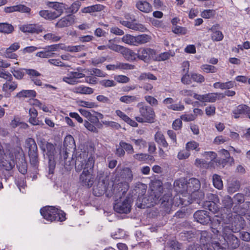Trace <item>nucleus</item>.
Segmentation results:
<instances>
[{
    "instance_id": "f257e3e1",
    "label": "nucleus",
    "mask_w": 250,
    "mask_h": 250,
    "mask_svg": "<svg viewBox=\"0 0 250 250\" xmlns=\"http://www.w3.org/2000/svg\"><path fill=\"white\" fill-rule=\"evenodd\" d=\"M139 198L137 202V206L141 208H150L160 203L161 208L163 211L166 213H170L172 207L171 197L169 194H165L162 198L159 199L155 194H151L147 197L142 199V203H139L141 200Z\"/></svg>"
},
{
    "instance_id": "f03ea898",
    "label": "nucleus",
    "mask_w": 250,
    "mask_h": 250,
    "mask_svg": "<svg viewBox=\"0 0 250 250\" xmlns=\"http://www.w3.org/2000/svg\"><path fill=\"white\" fill-rule=\"evenodd\" d=\"M245 226L244 220H235L231 225L226 226L223 229L222 234L225 241L227 243L228 249L234 250L237 249L240 245V241L232 233L239 232Z\"/></svg>"
},
{
    "instance_id": "7ed1b4c3",
    "label": "nucleus",
    "mask_w": 250,
    "mask_h": 250,
    "mask_svg": "<svg viewBox=\"0 0 250 250\" xmlns=\"http://www.w3.org/2000/svg\"><path fill=\"white\" fill-rule=\"evenodd\" d=\"M40 213L44 219L50 222H62L66 219L65 213L62 210L53 206H46L42 208Z\"/></svg>"
},
{
    "instance_id": "20e7f679",
    "label": "nucleus",
    "mask_w": 250,
    "mask_h": 250,
    "mask_svg": "<svg viewBox=\"0 0 250 250\" xmlns=\"http://www.w3.org/2000/svg\"><path fill=\"white\" fill-rule=\"evenodd\" d=\"M96 179L98 183L93 188V194L96 196H101L104 194L108 185V176L107 172L104 171H98Z\"/></svg>"
},
{
    "instance_id": "39448f33",
    "label": "nucleus",
    "mask_w": 250,
    "mask_h": 250,
    "mask_svg": "<svg viewBox=\"0 0 250 250\" xmlns=\"http://www.w3.org/2000/svg\"><path fill=\"white\" fill-rule=\"evenodd\" d=\"M140 116L135 117L137 122L140 123H153L156 120V115L153 108L148 105H142L139 109Z\"/></svg>"
},
{
    "instance_id": "423d86ee",
    "label": "nucleus",
    "mask_w": 250,
    "mask_h": 250,
    "mask_svg": "<svg viewBox=\"0 0 250 250\" xmlns=\"http://www.w3.org/2000/svg\"><path fill=\"white\" fill-rule=\"evenodd\" d=\"M95 181V175L93 172L89 171L88 170H83L80 176V182L83 186L88 188H91Z\"/></svg>"
},
{
    "instance_id": "0eeeda50",
    "label": "nucleus",
    "mask_w": 250,
    "mask_h": 250,
    "mask_svg": "<svg viewBox=\"0 0 250 250\" xmlns=\"http://www.w3.org/2000/svg\"><path fill=\"white\" fill-rule=\"evenodd\" d=\"M85 153L83 152H76L74 157L73 155L71 161V165L75 163V169L77 172L80 171L83 168L85 163Z\"/></svg>"
},
{
    "instance_id": "6e6552de",
    "label": "nucleus",
    "mask_w": 250,
    "mask_h": 250,
    "mask_svg": "<svg viewBox=\"0 0 250 250\" xmlns=\"http://www.w3.org/2000/svg\"><path fill=\"white\" fill-rule=\"evenodd\" d=\"M218 96H222V97H224V96L222 93H209L203 95L194 93L193 98L202 103H214L217 100Z\"/></svg>"
},
{
    "instance_id": "1a4fd4ad",
    "label": "nucleus",
    "mask_w": 250,
    "mask_h": 250,
    "mask_svg": "<svg viewBox=\"0 0 250 250\" xmlns=\"http://www.w3.org/2000/svg\"><path fill=\"white\" fill-rule=\"evenodd\" d=\"M155 54V50L149 48H143L138 50L137 57L145 62H148L151 58H154Z\"/></svg>"
},
{
    "instance_id": "9d476101",
    "label": "nucleus",
    "mask_w": 250,
    "mask_h": 250,
    "mask_svg": "<svg viewBox=\"0 0 250 250\" xmlns=\"http://www.w3.org/2000/svg\"><path fill=\"white\" fill-rule=\"evenodd\" d=\"M131 207L130 198L126 197L122 203H116L114 205V209L118 213L127 214L130 211Z\"/></svg>"
},
{
    "instance_id": "9b49d317",
    "label": "nucleus",
    "mask_w": 250,
    "mask_h": 250,
    "mask_svg": "<svg viewBox=\"0 0 250 250\" xmlns=\"http://www.w3.org/2000/svg\"><path fill=\"white\" fill-rule=\"evenodd\" d=\"M193 217L195 221L203 225H207L211 221L209 213L204 210L196 211L193 214Z\"/></svg>"
},
{
    "instance_id": "f8f14e48",
    "label": "nucleus",
    "mask_w": 250,
    "mask_h": 250,
    "mask_svg": "<svg viewBox=\"0 0 250 250\" xmlns=\"http://www.w3.org/2000/svg\"><path fill=\"white\" fill-rule=\"evenodd\" d=\"M212 201H207L204 202V206L213 213H216L219 210V207L217 203H219V199L217 195L211 194Z\"/></svg>"
},
{
    "instance_id": "ddd939ff",
    "label": "nucleus",
    "mask_w": 250,
    "mask_h": 250,
    "mask_svg": "<svg viewBox=\"0 0 250 250\" xmlns=\"http://www.w3.org/2000/svg\"><path fill=\"white\" fill-rule=\"evenodd\" d=\"M20 30L23 32L32 34H39L43 31H45L42 25L39 24H28L23 25L20 27Z\"/></svg>"
},
{
    "instance_id": "4468645a",
    "label": "nucleus",
    "mask_w": 250,
    "mask_h": 250,
    "mask_svg": "<svg viewBox=\"0 0 250 250\" xmlns=\"http://www.w3.org/2000/svg\"><path fill=\"white\" fill-rule=\"evenodd\" d=\"M75 22V16L68 15L61 19L55 24L56 28H62L68 27Z\"/></svg>"
},
{
    "instance_id": "2eb2a0df",
    "label": "nucleus",
    "mask_w": 250,
    "mask_h": 250,
    "mask_svg": "<svg viewBox=\"0 0 250 250\" xmlns=\"http://www.w3.org/2000/svg\"><path fill=\"white\" fill-rule=\"evenodd\" d=\"M222 221L217 218H214L211 222L210 228L212 232L216 235L220 234L221 231L223 232V229L226 226H229V225H226L223 226L222 224Z\"/></svg>"
},
{
    "instance_id": "dca6fc26",
    "label": "nucleus",
    "mask_w": 250,
    "mask_h": 250,
    "mask_svg": "<svg viewBox=\"0 0 250 250\" xmlns=\"http://www.w3.org/2000/svg\"><path fill=\"white\" fill-rule=\"evenodd\" d=\"M187 191L194 192L197 191L200 188L201 184L199 180L195 178H192L187 183Z\"/></svg>"
},
{
    "instance_id": "f3484780",
    "label": "nucleus",
    "mask_w": 250,
    "mask_h": 250,
    "mask_svg": "<svg viewBox=\"0 0 250 250\" xmlns=\"http://www.w3.org/2000/svg\"><path fill=\"white\" fill-rule=\"evenodd\" d=\"M29 162L31 166L35 169H37L39 165L38 150L28 152Z\"/></svg>"
},
{
    "instance_id": "a211bd4d",
    "label": "nucleus",
    "mask_w": 250,
    "mask_h": 250,
    "mask_svg": "<svg viewBox=\"0 0 250 250\" xmlns=\"http://www.w3.org/2000/svg\"><path fill=\"white\" fill-rule=\"evenodd\" d=\"M62 148L68 151L74 150L76 149L75 141L71 135H69L65 137Z\"/></svg>"
},
{
    "instance_id": "6ab92c4d",
    "label": "nucleus",
    "mask_w": 250,
    "mask_h": 250,
    "mask_svg": "<svg viewBox=\"0 0 250 250\" xmlns=\"http://www.w3.org/2000/svg\"><path fill=\"white\" fill-rule=\"evenodd\" d=\"M106 67L108 70H114L117 69L125 70L133 69L135 66L134 65L129 63L119 62L117 65L108 64L106 65Z\"/></svg>"
},
{
    "instance_id": "aec40b11",
    "label": "nucleus",
    "mask_w": 250,
    "mask_h": 250,
    "mask_svg": "<svg viewBox=\"0 0 250 250\" xmlns=\"http://www.w3.org/2000/svg\"><path fill=\"white\" fill-rule=\"evenodd\" d=\"M136 7L140 11L148 13L152 11L151 4L146 1L139 0L136 3Z\"/></svg>"
},
{
    "instance_id": "412c9836",
    "label": "nucleus",
    "mask_w": 250,
    "mask_h": 250,
    "mask_svg": "<svg viewBox=\"0 0 250 250\" xmlns=\"http://www.w3.org/2000/svg\"><path fill=\"white\" fill-rule=\"evenodd\" d=\"M174 190L179 193H183L186 190L187 191V185L184 179H180L175 180L174 183Z\"/></svg>"
},
{
    "instance_id": "4be33fe9",
    "label": "nucleus",
    "mask_w": 250,
    "mask_h": 250,
    "mask_svg": "<svg viewBox=\"0 0 250 250\" xmlns=\"http://www.w3.org/2000/svg\"><path fill=\"white\" fill-rule=\"evenodd\" d=\"M120 178L126 182H131L133 178V174L131 169L128 167H125L120 172Z\"/></svg>"
},
{
    "instance_id": "5701e85b",
    "label": "nucleus",
    "mask_w": 250,
    "mask_h": 250,
    "mask_svg": "<svg viewBox=\"0 0 250 250\" xmlns=\"http://www.w3.org/2000/svg\"><path fill=\"white\" fill-rule=\"evenodd\" d=\"M36 95V92L34 90H22L16 94V97L19 99L33 98Z\"/></svg>"
},
{
    "instance_id": "b1692460",
    "label": "nucleus",
    "mask_w": 250,
    "mask_h": 250,
    "mask_svg": "<svg viewBox=\"0 0 250 250\" xmlns=\"http://www.w3.org/2000/svg\"><path fill=\"white\" fill-rule=\"evenodd\" d=\"M17 167L20 173L22 174H25L27 170V164L25 160L24 155L22 154L21 159L17 163Z\"/></svg>"
},
{
    "instance_id": "393cba45",
    "label": "nucleus",
    "mask_w": 250,
    "mask_h": 250,
    "mask_svg": "<svg viewBox=\"0 0 250 250\" xmlns=\"http://www.w3.org/2000/svg\"><path fill=\"white\" fill-rule=\"evenodd\" d=\"M154 140L159 145L164 148H167L168 146L164 134L161 132L157 131L156 133Z\"/></svg>"
},
{
    "instance_id": "a878e982",
    "label": "nucleus",
    "mask_w": 250,
    "mask_h": 250,
    "mask_svg": "<svg viewBox=\"0 0 250 250\" xmlns=\"http://www.w3.org/2000/svg\"><path fill=\"white\" fill-rule=\"evenodd\" d=\"M220 155L223 157L222 164H226L229 163L230 165L234 163V159L233 157H230V154L227 150L222 149L219 151Z\"/></svg>"
},
{
    "instance_id": "bb28decb",
    "label": "nucleus",
    "mask_w": 250,
    "mask_h": 250,
    "mask_svg": "<svg viewBox=\"0 0 250 250\" xmlns=\"http://www.w3.org/2000/svg\"><path fill=\"white\" fill-rule=\"evenodd\" d=\"M30 118L29 122L33 125H40L39 120L37 118L38 116V111L35 108H31L29 110Z\"/></svg>"
},
{
    "instance_id": "cd10ccee",
    "label": "nucleus",
    "mask_w": 250,
    "mask_h": 250,
    "mask_svg": "<svg viewBox=\"0 0 250 250\" xmlns=\"http://www.w3.org/2000/svg\"><path fill=\"white\" fill-rule=\"evenodd\" d=\"M73 91L75 93L81 94H91L93 93V89L89 87L81 85L73 88Z\"/></svg>"
},
{
    "instance_id": "c85d7f7f",
    "label": "nucleus",
    "mask_w": 250,
    "mask_h": 250,
    "mask_svg": "<svg viewBox=\"0 0 250 250\" xmlns=\"http://www.w3.org/2000/svg\"><path fill=\"white\" fill-rule=\"evenodd\" d=\"M41 17L48 20H53L58 18V15H57L54 11L49 10H41L39 12Z\"/></svg>"
},
{
    "instance_id": "c756f323",
    "label": "nucleus",
    "mask_w": 250,
    "mask_h": 250,
    "mask_svg": "<svg viewBox=\"0 0 250 250\" xmlns=\"http://www.w3.org/2000/svg\"><path fill=\"white\" fill-rule=\"evenodd\" d=\"M247 109L248 105L246 104H242L239 105L232 111L234 114V117L235 118H238L240 117V115L246 114Z\"/></svg>"
},
{
    "instance_id": "7c9ffc66",
    "label": "nucleus",
    "mask_w": 250,
    "mask_h": 250,
    "mask_svg": "<svg viewBox=\"0 0 250 250\" xmlns=\"http://www.w3.org/2000/svg\"><path fill=\"white\" fill-rule=\"evenodd\" d=\"M126 60L129 61H132L136 60L137 54H136L133 50L125 47L122 53Z\"/></svg>"
},
{
    "instance_id": "2f4dec72",
    "label": "nucleus",
    "mask_w": 250,
    "mask_h": 250,
    "mask_svg": "<svg viewBox=\"0 0 250 250\" xmlns=\"http://www.w3.org/2000/svg\"><path fill=\"white\" fill-rule=\"evenodd\" d=\"M14 30L13 26L7 22L0 23V33L5 34L12 33Z\"/></svg>"
},
{
    "instance_id": "473e14b6",
    "label": "nucleus",
    "mask_w": 250,
    "mask_h": 250,
    "mask_svg": "<svg viewBox=\"0 0 250 250\" xmlns=\"http://www.w3.org/2000/svg\"><path fill=\"white\" fill-rule=\"evenodd\" d=\"M95 164V157L91 154L89 155L87 161H85V166L83 167V170H88L93 172V167Z\"/></svg>"
},
{
    "instance_id": "72a5a7b5",
    "label": "nucleus",
    "mask_w": 250,
    "mask_h": 250,
    "mask_svg": "<svg viewBox=\"0 0 250 250\" xmlns=\"http://www.w3.org/2000/svg\"><path fill=\"white\" fill-rule=\"evenodd\" d=\"M51 3L52 4L51 7L56 10L54 12L56 13L57 15H58V17H59L63 12L64 9V4L58 2H53Z\"/></svg>"
},
{
    "instance_id": "f704fd0d",
    "label": "nucleus",
    "mask_w": 250,
    "mask_h": 250,
    "mask_svg": "<svg viewBox=\"0 0 250 250\" xmlns=\"http://www.w3.org/2000/svg\"><path fill=\"white\" fill-rule=\"evenodd\" d=\"M46 155L48 158H53L55 157L56 150L55 146L51 143L47 142L46 144Z\"/></svg>"
},
{
    "instance_id": "c9c22d12",
    "label": "nucleus",
    "mask_w": 250,
    "mask_h": 250,
    "mask_svg": "<svg viewBox=\"0 0 250 250\" xmlns=\"http://www.w3.org/2000/svg\"><path fill=\"white\" fill-rule=\"evenodd\" d=\"M25 145L28 149V151H32L38 150L37 145L35 140L32 138H28L25 140Z\"/></svg>"
},
{
    "instance_id": "e433bc0d",
    "label": "nucleus",
    "mask_w": 250,
    "mask_h": 250,
    "mask_svg": "<svg viewBox=\"0 0 250 250\" xmlns=\"http://www.w3.org/2000/svg\"><path fill=\"white\" fill-rule=\"evenodd\" d=\"M167 246L169 250H183L182 245L176 240L169 241Z\"/></svg>"
},
{
    "instance_id": "4c0bfd02",
    "label": "nucleus",
    "mask_w": 250,
    "mask_h": 250,
    "mask_svg": "<svg viewBox=\"0 0 250 250\" xmlns=\"http://www.w3.org/2000/svg\"><path fill=\"white\" fill-rule=\"evenodd\" d=\"M151 38L146 34H142L136 36V46L139 44H144L149 42Z\"/></svg>"
},
{
    "instance_id": "58836bf2",
    "label": "nucleus",
    "mask_w": 250,
    "mask_h": 250,
    "mask_svg": "<svg viewBox=\"0 0 250 250\" xmlns=\"http://www.w3.org/2000/svg\"><path fill=\"white\" fill-rule=\"evenodd\" d=\"M222 204L224 208H226L227 210H231V208L233 205V201L232 198L229 195L224 196L222 199Z\"/></svg>"
},
{
    "instance_id": "ea45409f",
    "label": "nucleus",
    "mask_w": 250,
    "mask_h": 250,
    "mask_svg": "<svg viewBox=\"0 0 250 250\" xmlns=\"http://www.w3.org/2000/svg\"><path fill=\"white\" fill-rule=\"evenodd\" d=\"M120 101L125 104H130L138 101V98L135 96L125 95L121 97Z\"/></svg>"
},
{
    "instance_id": "a19ab883",
    "label": "nucleus",
    "mask_w": 250,
    "mask_h": 250,
    "mask_svg": "<svg viewBox=\"0 0 250 250\" xmlns=\"http://www.w3.org/2000/svg\"><path fill=\"white\" fill-rule=\"evenodd\" d=\"M186 149L188 151L194 150L196 151H199L200 149L199 144L195 141H189L186 145Z\"/></svg>"
},
{
    "instance_id": "79ce46f5",
    "label": "nucleus",
    "mask_w": 250,
    "mask_h": 250,
    "mask_svg": "<svg viewBox=\"0 0 250 250\" xmlns=\"http://www.w3.org/2000/svg\"><path fill=\"white\" fill-rule=\"evenodd\" d=\"M68 151V150H66L64 148L61 149L60 151V159L61 163L64 165L71 166V162L68 161V162H69V164H68L66 162L68 156V154L69 153Z\"/></svg>"
},
{
    "instance_id": "37998d69",
    "label": "nucleus",
    "mask_w": 250,
    "mask_h": 250,
    "mask_svg": "<svg viewBox=\"0 0 250 250\" xmlns=\"http://www.w3.org/2000/svg\"><path fill=\"white\" fill-rule=\"evenodd\" d=\"M122 41L123 42L128 44L136 46V36L126 34L123 36L122 38Z\"/></svg>"
},
{
    "instance_id": "c03bdc74",
    "label": "nucleus",
    "mask_w": 250,
    "mask_h": 250,
    "mask_svg": "<svg viewBox=\"0 0 250 250\" xmlns=\"http://www.w3.org/2000/svg\"><path fill=\"white\" fill-rule=\"evenodd\" d=\"M240 187V182L237 180L231 181L229 184L228 188V192L229 193H234L239 190Z\"/></svg>"
},
{
    "instance_id": "a18cd8bd",
    "label": "nucleus",
    "mask_w": 250,
    "mask_h": 250,
    "mask_svg": "<svg viewBox=\"0 0 250 250\" xmlns=\"http://www.w3.org/2000/svg\"><path fill=\"white\" fill-rule=\"evenodd\" d=\"M210 234L207 231H202L201 233L200 241L205 245L208 244L211 241Z\"/></svg>"
},
{
    "instance_id": "49530a36",
    "label": "nucleus",
    "mask_w": 250,
    "mask_h": 250,
    "mask_svg": "<svg viewBox=\"0 0 250 250\" xmlns=\"http://www.w3.org/2000/svg\"><path fill=\"white\" fill-rule=\"evenodd\" d=\"M157 77L150 72L142 73L138 78V80L140 81H146V80H157Z\"/></svg>"
},
{
    "instance_id": "de8ad7c7",
    "label": "nucleus",
    "mask_w": 250,
    "mask_h": 250,
    "mask_svg": "<svg viewBox=\"0 0 250 250\" xmlns=\"http://www.w3.org/2000/svg\"><path fill=\"white\" fill-rule=\"evenodd\" d=\"M213 184L215 188L221 189L223 187V182L220 176L217 174H214L212 177Z\"/></svg>"
},
{
    "instance_id": "09e8293b",
    "label": "nucleus",
    "mask_w": 250,
    "mask_h": 250,
    "mask_svg": "<svg viewBox=\"0 0 250 250\" xmlns=\"http://www.w3.org/2000/svg\"><path fill=\"white\" fill-rule=\"evenodd\" d=\"M232 200L233 204L235 205L234 208H236L238 205L245 203L244 195L241 193H238L233 196Z\"/></svg>"
},
{
    "instance_id": "8fccbe9b",
    "label": "nucleus",
    "mask_w": 250,
    "mask_h": 250,
    "mask_svg": "<svg viewBox=\"0 0 250 250\" xmlns=\"http://www.w3.org/2000/svg\"><path fill=\"white\" fill-rule=\"evenodd\" d=\"M17 86L18 84L15 82H6L3 84L2 90L4 91H7L8 90L13 91L17 88Z\"/></svg>"
},
{
    "instance_id": "3c124183",
    "label": "nucleus",
    "mask_w": 250,
    "mask_h": 250,
    "mask_svg": "<svg viewBox=\"0 0 250 250\" xmlns=\"http://www.w3.org/2000/svg\"><path fill=\"white\" fill-rule=\"evenodd\" d=\"M120 146L123 147L125 152L126 151L127 154H131L134 152V148L132 146L128 143H127L123 141L120 142Z\"/></svg>"
},
{
    "instance_id": "603ef678",
    "label": "nucleus",
    "mask_w": 250,
    "mask_h": 250,
    "mask_svg": "<svg viewBox=\"0 0 250 250\" xmlns=\"http://www.w3.org/2000/svg\"><path fill=\"white\" fill-rule=\"evenodd\" d=\"M25 68L14 69L13 71H11V72L16 79L21 80L25 74Z\"/></svg>"
},
{
    "instance_id": "864d4df0",
    "label": "nucleus",
    "mask_w": 250,
    "mask_h": 250,
    "mask_svg": "<svg viewBox=\"0 0 250 250\" xmlns=\"http://www.w3.org/2000/svg\"><path fill=\"white\" fill-rule=\"evenodd\" d=\"M43 38L44 40L51 41L52 42H57L61 39L60 37L56 36L55 34L52 33L45 34Z\"/></svg>"
},
{
    "instance_id": "5fc2aeb1",
    "label": "nucleus",
    "mask_w": 250,
    "mask_h": 250,
    "mask_svg": "<svg viewBox=\"0 0 250 250\" xmlns=\"http://www.w3.org/2000/svg\"><path fill=\"white\" fill-rule=\"evenodd\" d=\"M15 165V161L14 158H11L10 161H6L3 162L2 166L3 168L7 171L11 170Z\"/></svg>"
},
{
    "instance_id": "6e6d98bb",
    "label": "nucleus",
    "mask_w": 250,
    "mask_h": 250,
    "mask_svg": "<svg viewBox=\"0 0 250 250\" xmlns=\"http://www.w3.org/2000/svg\"><path fill=\"white\" fill-rule=\"evenodd\" d=\"M172 31L176 34L186 35L187 33V29L186 27L176 25L172 28Z\"/></svg>"
},
{
    "instance_id": "4d7b16f0",
    "label": "nucleus",
    "mask_w": 250,
    "mask_h": 250,
    "mask_svg": "<svg viewBox=\"0 0 250 250\" xmlns=\"http://www.w3.org/2000/svg\"><path fill=\"white\" fill-rule=\"evenodd\" d=\"M62 80L67 83L71 85H75L81 82L79 80H76L69 73L67 74L66 77H64L63 78Z\"/></svg>"
},
{
    "instance_id": "13d9d810",
    "label": "nucleus",
    "mask_w": 250,
    "mask_h": 250,
    "mask_svg": "<svg viewBox=\"0 0 250 250\" xmlns=\"http://www.w3.org/2000/svg\"><path fill=\"white\" fill-rule=\"evenodd\" d=\"M201 68L206 73H215L217 72V69L213 65L209 64H203Z\"/></svg>"
},
{
    "instance_id": "bf43d9fd",
    "label": "nucleus",
    "mask_w": 250,
    "mask_h": 250,
    "mask_svg": "<svg viewBox=\"0 0 250 250\" xmlns=\"http://www.w3.org/2000/svg\"><path fill=\"white\" fill-rule=\"evenodd\" d=\"M25 74H27L30 79H34L35 77H38L41 75V74L37 70L33 69H25Z\"/></svg>"
},
{
    "instance_id": "052dcab7",
    "label": "nucleus",
    "mask_w": 250,
    "mask_h": 250,
    "mask_svg": "<svg viewBox=\"0 0 250 250\" xmlns=\"http://www.w3.org/2000/svg\"><path fill=\"white\" fill-rule=\"evenodd\" d=\"M215 14L214 10H204L201 14V16L204 19H209L214 16Z\"/></svg>"
},
{
    "instance_id": "680f3d73",
    "label": "nucleus",
    "mask_w": 250,
    "mask_h": 250,
    "mask_svg": "<svg viewBox=\"0 0 250 250\" xmlns=\"http://www.w3.org/2000/svg\"><path fill=\"white\" fill-rule=\"evenodd\" d=\"M129 28L134 30L141 31L142 32L144 31V30L146 29L145 27L143 24L134 23L133 22H131Z\"/></svg>"
},
{
    "instance_id": "e2e57ef3",
    "label": "nucleus",
    "mask_w": 250,
    "mask_h": 250,
    "mask_svg": "<svg viewBox=\"0 0 250 250\" xmlns=\"http://www.w3.org/2000/svg\"><path fill=\"white\" fill-rule=\"evenodd\" d=\"M191 79L195 82L202 83L205 81L204 77L200 74L193 73L191 75Z\"/></svg>"
},
{
    "instance_id": "0e129e2a",
    "label": "nucleus",
    "mask_w": 250,
    "mask_h": 250,
    "mask_svg": "<svg viewBox=\"0 0 250 250\" xmlns=\"http://www.w3.org/2000/svg\"><path fill=\"white\" fill-rule=\"evenodd\" d=\"M81 6V2L78 0H76L71 4L69 8L70 11L71 13H76L79 9Z\"/></svg>"
},
{
    "instance_id": "69168bd1",
    "label": "nucleus",
    "mask_w": 250,
    "mask_h": 250,
    "mask_svg": "<svg viewBox=\"0 0 250 250\" xmlns=\"http://www.w3.org/2000/svg\"><path fill=\"white\" fill-rule=\"evenodd\" d=\"M48 168L49 174H53L56 167V161L55 157L53 158H48Z\"/></svg>"
},
{
    "instance_id": "338daca9",
    "label": "nucleus",
    "mask_w": 250,
    "mask_h": 250,
    "mask_svg": "<svg viewBox=\"0 0 250 250\" xmlns=\"http://www.w3.org/2000/svg\"><path fill=\"white\" fill-rule=\"evenodd\" d=\"M211 39L214 41H222L224 38V36L222 32L218 31L217 32H214L211 35Z\"/></svg>"
},
{
    "instance_id": "774afa93",
    "label": "nucleus",
    "mask_w": 250,
    "mask_h": 250,
    "mask_svg": "<svg viewBox=\"0 0 250 250\" xmlns=\"http://www.w3.org/2000/svg\"><path fill=\"white\" fill-rule=\"evenodd\" d=\"M146 101L152 106H156L158 104L157 100L151 96H146L145 97Z\"/></svg>"
}]
</instances>
